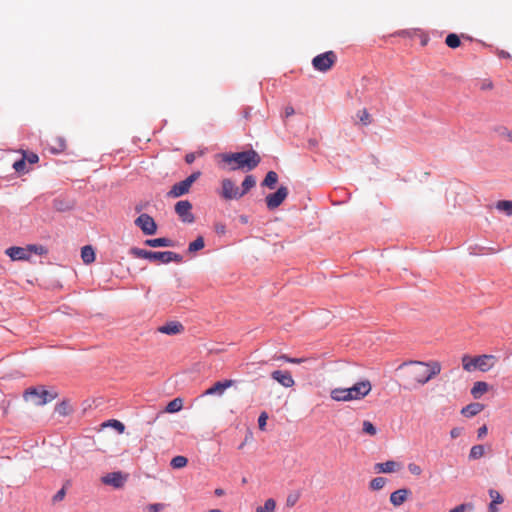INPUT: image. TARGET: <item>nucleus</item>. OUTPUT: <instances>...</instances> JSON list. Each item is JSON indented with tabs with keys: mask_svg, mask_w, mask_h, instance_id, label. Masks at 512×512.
<instances>
[{
	"mask_svg": "<svg viewBox=\"0 0 512 512\" xmlns=\"http://www.w3.org/2000/svg\"><path fill=\"white\" fill-rule=\"evenodd\" d=\"M399 369L404 370V377L410 385H424L441 372L438 361H410L403 363Z\"/></svg>",
	"mask_w": 512,
	"mask_h": 512,
	"instance_id": "f257e3e1",
	"label": "nucleus"
},
{
	"mask_svg": "<svg viewBox=\"0 0 512 512\" xmlns=\"http://www.w3.org/2000/svg\"><path fill=\"white\" fill-rule=\"evenodd\" d=\"M222 162L229 166L230 171H251L261 162L260 155L253 149L243 152L220 154Z\"/></svg>",
	"mask_w": 512,
	"mask_h": 512,
	"instance_id": "f03ea898",
	"label": "nucleus"
},
{
	"mask_svg": "<svg viewBox=\"0 0 512 512\" xmlns=\"http://www.w3.org/2000/svg\"><path fill=\"white\" fill-rule=\"evenodd\" d=\"M57 393L46 390L43 386L29 387L23 393L25 401H30L36 406H43L57 398Z\"/></svg>",
	"mask_w": 512,
	"mask_h": 512,
	"instance_id": "7ed1b4c3",
	"label": "nucleus"
},
{
	"mask_svg": "<svg viewBox=\"0 0 512 512\" xmlns=\"http://www.w3.org/2000/svg\"><path fill=\"white\" fill-rule=\"evenodd\" d=\"M201 176L200 171L193 172L185 180L174 184L168 192V197L178 198L190 191L192 184Z\"/></svg>",
	"mask_w": 512,
	"mask_h": 512,
	"instance_id": "20e7f679",
	"label": "nucleus"
},
{
	"mask_svg": "<svg viewBox=\"0 0 512 512\" xmlns=\"http://www.w3.org/2000/svg\"><path fill=\"white\" fill-rule=\"evenodd\" d=\"M218 195L226 201L238 200L243 197V193H240L239 187L229 178L222 179L221 189L218 191Z\"/></svg>",
	"mask_w": 512,
	"mask_h": 512,
	"instance_id": "39448f33",
	"label": "nucleus"
},
{
	"mask_svg": "<svg viewBox=\"0 0 512 512\" xmlns=\"http://www.w3.org/2000/svg\"><path fill=\"white\" fill-rule=\"evenodd\" d=\"M337 56L333 51H327L319 54L312 60V65L315 70L320 72H327L336 63Z\"/></svg>",
	"mask_w": 512,
	"mask_h": 512,
	"instance_id": "423d86ee",
	"label": "nucleus"
},
{
	"mask_svg": "<svg viewBox=\"0 0 512 512\" xmlns=\"http://www.w3.org/2000/svg\"><path fill=\"white\" fill-rule=\"evenodd\" d=\"M348 390L351 401L361 400L371 392L372 384L366 379L355 383L352 387H349Z\"/></svg>",
	"mask_w": 512,
	"mask_h": 512,
	"instance_id": "0eeeda50",
	"label": "nucleus"
},
{
	"mask_svg": "<svg viewBox=\"0 0 512 512\" xmlns=\"http://www.w3.org/2000/svg\"><path fill=\"white\" fill-rule=\"evenodd\" d=\"M288 196V188L280 186L278 190L266 196L265 201L269 210L278 208Z\"/></svg>",
	"mask_w": 512,
	"mask_h": 512,
	"instance_id": "6e6552de",
	"label": "nucleus"
},
{
	"mask_svg": "<svg viewBox=\"0 0 512 512\" xmlns=\"http://www.w3.org/2000/svg\"><path fill=\"white\" fill-rule=\"evenodd\" d=\"M135 225L139 227L145 235H153L157 231L156 222L150 215L145 213L136 218Z\"/></svg>",
	"mask_w": 512,
	"mask_h": 512,
	"instance_id": "1a4fd4ad",
	"label": "nucleus"
},
{
	"mask_svg": "<svg viewBox=\"0 0 512 512\" xmlns=\"http://www.w3.org/2000/svg\"><path fill=\"white\" fill-rule=\"evenodd\" d=\"M182 256L178 253L172 251H151L150 253V261L160 262V263H169V262H182Z\"/></svg>",
	"mask_w": 512,
	"mask_h": 512,
	"instance_id": "9d476101",
	"label": "nucleus"
},
{
	"mask_svg": "<svg viewBox=\"0 0 512 512\" xmlns=\"http://www.w3.org/2000/svg\"><path fill=\"white\" fill-rule=\"evenodd\" d=\"M191 210L192 204L188 200H181L175 204V212L185 223H193L195 220Z\"/></svg>",
	"mask_w": 512,
	"mask_h": 512,
	"instance_id": "9b49d317",
	"label": "nucleus"
},
{
	"mask_svg": "<svg viewBox=\"0 0 512 512\" xmlns=\"http://www.w3.org/2000/svg\"><path fill=\"white\" fill-rule=\"evenodd\" d=\"M127 478L128 475L123 474L120 471H117L106 474L105 476L102 477L101 481L105 485H110L116 489H120L125 485Z\"/></svg>",
	"mask_w": 512,
	"mask_h": 512,
	"instance_id": "f8f14e48",
	"label": "nucleus"
},
{
	"mask_svg": "<svg viewBox=\"0 0 512 512\" xmlns=\"http://www.w3.org/2000/svg\"><path fill=\"white\" fill-rule=\"evenodd\" d=\"M271 377L285 388H291L295 385L292 374L287 370H275L271 373Z\"/></svg>",
	"mask_w": 512,
	"mask_h": 512,
	"instance_id": "ddd939ff",
	"label": "nucleus"
},
{
	"mask_svg": "<svg viewBox=\"0 0 512 512\" xmlns=\"http://www.w3.org/2000/svg\"><path fill=\"white\" fill-rule=\"evenodd\" d=\"M475 362H476L477 369H479L482 372H487L491 368H493V366L495 365L496 357L494 355L484 354V355L476 356Z\"/></svg>",
	"mask_w": 512,
	"mask_h": 512,
	"instance_id": "4468645a",
	"label": "nucleus"
},
{
	"mask_svg": "<svg viewBox=\"0 0 512 512\" xmlns=\"http://www.w3.org/2000/svg\"><path fill=\"white\" fill-rule=\"evenodd\" d=\"M158 332L166 335H177L184 331V326L178 321H170L158 327Z\"/></svg>",
	"mask_w": 512,
	"mask_h": 512,
	"instance_id": "2eb2a0df",
	"label": "nucleus"
},
{
	"mask_svg": "<svg viewBox=\"0 0 512 512\" xmlns=\"http://www.w3.org/2000/svg\"><path fill=\"white\" fill-rule=\"evenodd\" d=\"M235 383L234 380L218 381L208 388L203 395H222L227 388H230Z\"/></svg>",
	"mask_w": 512,
	"mask_h": 512,
	"instance_id": "dca6fc26",
	"label": "nucleus"
},
{
	"mask_svg": "<svg viewBox=\"0 0 512 512\" xmlns=\"http://www.w3.org/2000/svg\"><path fill=\"white\" fill-rule=\"evenodd\" d=\"M410 494H411V491L407 488L398 489V490L394 491L393 493H391L390 502L392 505H394L396 507L400 506L408 499Z\"/></svg>",
	"mask_w": 512,
	"mask_h": 512,
	"instance_id": "f3484780",
	"label": "nucleus"
},
{
	"mask_svg": "<svg viewBox=\"0 0 512 512\" xmlns=\"http://www.w3.org/2000/svg\"><path fill=\"white\" fill-rule=\"evenodd\" d=\"M6 254L12 260H28L30 254L28 253L27 248L13 246L6 250Z\"/></svg>",
	"mask_w": 512,
	"mask_h": 512,
	"instance_id": "a211bd4d",
	"label": "nucleus"
},
{
	"mask_svg": "<svg viewBox=\"0 0 512 512\" xmlns=\"http://www.w3.org/2000/svg\"><path fill=\"white\" fill-rule=\"evenodd\" d=\"M401 465L398 462L389 460L383 463H377L375 470L379 473H392L399 470Z\"/></svg>",
	"mask_w": 512,
	"mask_h": 512,
	"instance_id": "6ab92c4d",
	"label": "nucleus"
},
{
	"mask_svg": "<svg viewBox=\"0 0 512 512\" xmlns=\"http://www.w3.org/2000/svg\"><path fill=\"white\" fill-rule=\"evenodd\" d=\"M348 388H335L330 392V397L337 402H349L350 396Z\"/></svg>",
	"mask_w": 512,
	"mask_h": 512,
	"instance_id": "aec40b11",
	"label": "nucleus"
},
{
	"mask_svg": "<svg viewBox=\"0 0 512 512\" xmlns=\"http://www.w3.org/2000/svg\"><path fill=\"white\" fill-rule=\"evenodd\" d=\"M488 493L491 498V502L488 506L489 512H498L497 505L502 504L504 502V498L497 490L494 489H490Z\"/></svg>",
	"mask_w": 512,
	"mask_h": 512,
	"instance_id": "412c9836",
	"label": "nucleus"
},
{
	"mask_svg": "<svg viewBox=\"0 0 512 512\" xmlns=\"http://www.w3.org/2000/svg\"><path fill=\"white\" fill-rule=\"evenodd\" d=\"M484 406L481 403H471L462 408L461 413L465 417H473L483 410Z\"/></svg>",
	"mask_w": 512,
	"mask_h": 512,
	"instance_id": "4be33fe9",
	"label": "nucleus"
},
{
	"mask_svg": "<svg viewBox=\"0 0 512 512\" xmlns=\"http://www.w3.org/2000/svg\"><path fill=\"white\" fill-rule=\"evenodd\" d=\"M145 245L150 247H171L173 246V242L169 238H155V239H147L144 242Z\"/></svg>",
	"mask_w": 512,
	"mask_h": 512,
	"instance_id": "5701e85b",
	"label": "nucleus"
},
{
	"mask_svg": "<svg viewBox=\"0 0 512 512\" xmlns=\"http://www.w3.org/2000/svg\"><path fill=\"white\" fill-rule=\"evenodd\" d=\"M489 385L483 381H477L474 383L471 394L475 399H479L484 393L488 391Z\"/></svg>",
	"mask_w": 512,
	"mask_h": 512,
	"instance_id": "b1692460",
	"label": "nucleus"
},
{
	"mask_svg": "<svg viewBox=\"0 0 512 512\" xmlns=\"http://www.w3.org/2000/svg\"><path fill=\"white\" fill-rule=\"evenodd\" d=\"M81 258L85 264H91L95 261V251L92 246H84L81 249Z\"/></svg>",
	"mask_w": 512,
	"mask_h": 512,
	"instance_id": "393cba45",
	"label": "nucleus"
},
{
	"mask_svg": "<svg viewBox=\"0 0 512 512\" xmlns=\"http://www.w3.org/2000/svg\"><path fill=\"white\" fill-rule=\"evenodd\" d=\"M256 185V178L253 175H247L241 186L242 189L240 190V193H243V196L247 194L253 187Z\"/></svg>",
	"mask_w": 512,
	"mask_h": 512,
	"instance_id": "a878e982",
	"label": "nucleus"
},
{
	"mask_svg": "<svg viewBox=\"0 0 512 512\" xmlns=\"http://www.w3.org/2000/svg\"><path fill=\"white\" fill-rule=\"evenodd\" d=\"M463 369L467 372H471L477 369L475 357H471L470 355H463L461 358Z\"/></svg>",
	"mask_w": 512,
	"mask_h": 512,
	"instance_id": "bb28decb",
	"label": "nucleus"
},
{
	"mask_svg": "<svg viewBox=\"0 0 512 512\" xmlns=\"http://www.w3.org/2000/svg\"><path fill=\"white\" fill-rule=\"evenodd\" d=\"M182 407H183V400L181 398L177 397L167 404L165 411L167 413H176V412H179L182 409Z\"/></svg>",
	"mask_w": 512,
	"mask_h": 512,
	"instance_id": "cd10ccee",
	"label": "nucleus"
},
{
	"mask_svg": "<svg viewBox=\"0 0 512 512\" xmlns=\"http://www.w3.org/2000/svg\"><path fill=\"white\" fill-rule=\"evenodd\" d=\"M278 181V175L274 171H269L264 178L262 185L270 189L274 188Z\"/></svg>",
	"mask_w": 512,
	"mask_h": 512,
	"instance_id": "c85d7f7f",
	"label": "nucleus"
},
{
	"mask_svg": "<svg viewBox=\"0 0 512 512\" xmlns=\"http://www.w3.org/2000/svg\"><path fill=\"white\" fill-rule=\"evenodd\" d=\"M496 208L508 216H512V201L500 200L496 203Z\"/></svg>",
	"mask_w": 512,
	"mask_h": 512,
	"instance_id": "c756f323",
	"label": "nucleus"
},
{
	"mask_svg": "<svg viewBox=\"0 0 512 512\" xmlns=\"http://www.w3.org/2000/svg\"><path fill=\"white\" fill-rule=\"evenodd\" d=\"M205 246L204 238L202 236H198L193 242H191L188 246L189 253H195Z\"/></svg>",
	"mask_w": 512,
	"mask_h": 512,
	"instance_id": "7c9ffc66",
	"label": "nucleus"
},
{
	"mask_svg": "<svg viewBox=\"0 0 512 512\" xmlns=\"http://www.w3.org/2000/svg\"><path fill=\"white\" fill-rule=\"evenodd\" d=\"M55 144L51 146V152L54 154H59L66 149V141L62 137H56L54 139Z\"/></svg>",
	"mask_w": 512,
	"mask_h": 512,
	"instance_id": "2f4dec72",
	"label": "nucleus"
},
{
	"mask_svg": "<svg viewBox=\"0 0 512 512\" xmlns=\"http://www.w3.org/2000/svg\"><path fill=\"white\" fill-rule=\"evenodd\" d=\"M276 509V501L269 498L265 501L263 506H258L255 512H274Z\"/></svg>",
	"mask_w": 512,
	"mask_h": 512,
	"instance_id": "473e14b6",
	"label": "nucleus"
},
{
	"mask_svg": "<svg viewBox=\"0 0 512 512\" xmlns=\"http://www.w3.org/2000/svg\"><path fill=\"white\" fill-rule=\"evenodd\" d=\"M386 482V478L376 477L370 481L369 488L373 491L381 490L386 485Z\"/></svg>",
	"mask_w": 512,
	"mask_h": 512,
	"instance_id": "72a5a7b5",
	"label": "nucleus"
},
{
	"mask_svg": "<svg viewBox=\"0 0 512 512\" xmlns=\"http://www.w3.org/2000/svg\"><path fill=\"white\" fill-rule=\"evenodd\" d=\"M188 463V459L185 456H175L172 458L170 465L174 469L184 468Z\"/></svg>",
	"mask_w": 512,
	"mask_h": 512,
	"instance_id": "f704fd0d",
	"label": "nucleus"
},
{
	"mask_svg": "<svg viewBox=\"0 0 512 512\" xmlns=\"http://www.w3.org/2000/svg\"><path fill=\"white\" fill-rule=\"evenodd\" d=\"M484 454H485L484 446L483 445H475L470 450L469 458L476 460V459L483 457Z\"/></svg>",
	"mask_w": 512,
	"mask_h": 512,
	"instance_id": "c9c22d12",
	"label": "nucleus"
},
{
	"mask_svg": "<svg viewBox=\"0 0 512 512\" xmlns=\"http://www.w3.org/2000/svg\"><path fill=\"white\" fill-rule=\"evenodd\" d=\"M445 43L448 47L455 49L460 46L461 41L457 34L451 33L447 35Z\"/></svg>",
	"mask_w": 512,
	"mask_h": 512,
	"instance_id": "e433bc0d",
	"label": "nucleus"
},
{
	"mask_svg": "<svg viewBox=\"0 0 512 512\" xmlns=\"http://www.w3.org/2000/svg\"><path fill=\"white\" fill-rule=\"evenodd\" d=\"M150 253H151V251L140 249L137 247H133L130 249V254H132L133 256H135L137 258H141V259L149 260Z\"/></svg>",
	"mask_w": 512,
	"mask_h": 512,
	"instance_id": "4c0bfd02",
	"label": "nucleus"
},
{
	"mask_svg": "<svg viewBox=\"0 0 512 512\" xmlns=\"http://www.w3.org/2000/svg\"><path fill=\"white\" fill-rule=\"evenodd\" d=\"M104 427L110 426L118 431V433L122 434L125 431V426L122 422L116 419L109 420L103 423Z\"/></svg>",
	"mask_w": 512,
	"mask_h": 512,
	"instance_id": "58836bf2",
	"label": "nucleus"
},
{
	"mask_svg": "<svg viewBox=\"0 0 512 512\" xmlns=\"http://www.w3.org/2000/svg\"><path fill=\"white\" fill-rule=\"evenodd\" d=\"M357 117L359 118L360 122L364 124L365 126L369 125L371 123V116L368 113L367 109H362L357 112Z\"/></svg>",
	"mask_w": 512,
	"mask_h": 512,
	"instance_id": "ea45409f",
	"label": "nucleus"
},
{
	"mask_svg": "<svg viewBox=\"0 0 512 512\" xmlns=\"http://www.w3.org/2000/svg\"><path fill=\"white\" fill-rule=\"evenodd\" d=\"M166 508L164 503H152L144 507L145 512H162Z\"/></svg>",
	"mask_w": 512,
	"mask_h": 512,
	"instance_id": "a19ab883",
	"label": "nucleus"
},
{
	"mask_svg": "<svg viewBox=\"0 0 512 512\" xmlns=\"http://www.w3.org/2000/svg\"><path fill=\"white\" fill-rule=\"evenodd\" d=\"M55 411L59 415L65 416V415L69 414L70 406L67 402L63 401V402L59 403L58 405H56Z\"/></svg>",
	"mask_w": 512,
	"mask_h": 512,
	"instance_id": "79ce46f5",
	"label": "nucleus"
},
{
	"mask_svg": "<svg viewBox=\"0 0 512 512\" xmlns=\"http://www.w3.org/2000/svg\"><path fill=\"white\" fill-rule=\"evenodd\" d=\"M363 432L370 436H374V435H376L377 430H376L375 426L370 421L366 420L363 422Z\"/></svg>",
	"mask_w": 512,
	"mask_h": 512,
	"instance_id": "37998d69",
	"label": "nucleus"
},
{
	"mask_svg": "<svg viewBox=\"0 0 512 512\" xmlns=\"http://www.w3.org/2000/svg\"><path fill=\"white\" fill-rule=\"evenodd\" d=\"M13 168L18 173H24L26 171V160L25 158H22L13 164Z\"/></svg>",
	"mask_w": 512,
	"mask_h": 512,
	"instance_id": "c03bdc74",
	"label": "nucleus"
},
{
	"mask_svg": "<svg viewBox=\"0 0 512 512\" xmlns=\"http://www.w3.org/2000/svg\"><path fill=\"white\" fill-rule=\"evenodd\" d=\"M472 509H473V504L463 503V504H460V505L454 507L453 509L449 510L448 512H466L467 510H472Z\"/></svg>",
	"mask_w": 512,
	"mask_h": 512,
	"instance_id": "a18cd8bd",
	"label": "nucleus"
},
{
	"mask_svg": "<svg viewBox=\"0 0 512 512\" xmlns=\"http://www.w3.org/2000/svg\"><path fill=\"white\" fill-rule=\"evenodd\" d=\"M408 470L412 475L420 476L422 474V468L416 463H409Z\"/></svg>",
	"mask_w": 512,
	"mask_h": 512,
	"instance_id": "49530a36",
	"label": "nucleus"
},
{
	"mask_svg": "<svg viewBox=\"0 0 512 512\" xmlns=\"http://www.w3.org/2000/svg\"><path fill=\"white\" fill-rule=\"evenodd\" d=\"M299 497L300 495L298 493L289 494L286 498V505L288 507H293L299 500Z\"/></svg>",
	"mask_w": 512,
	"mask_h": 512,
	"instance_id": "de8ad7c7",
	"label": "nucleus"
},
{
	"mask_svg": "<svg viewBox=\"0 0 512 512\" xmlns=\"http://www.w3.org/2000/svg\"><path fill=\"white\" fill-rule=\"evenodd\" d=\"M28 253L34 252L36 254L42 255L46 252L45 248L41 245H29L27 247Z\"/></svg>",
	"mask_w": 512,
	"mask_h": 512,
	"instance_id": "09e8293b",
	"label": "nucleus"
},
{
	"mask_svg": "<svg viewBox=\"0 0 512 512\" xmlns=\"http://www.w3.org/2000/svg\"><path fill=\"white\" fill-rule=\"evenodd\" d=\"M267 419H268V414L266 412H262L259 415L258 426H259L260 430H262V431L265 430Z\"/></svg>",
	"mask_w": 512,
	"mask_h": 512,
	"instance_id": "8fccbe9b",
	"label": "nucleus"
},
{
	"mask_svg": "<svg viewBox=\"0 0 512 512\" xmlns=\"http://www.w3.org/2000/svg\"><path fill=\"white\" fill-rule=\"evenodd\" d=\"M25 160L29 162L30 164L37 163L39 161V157L35 153H30L28 155H24Z\"/></svg>",
	"mask_w": 512,
	"mask_h": 512,
	"instance_id": "3c124183",
	"label": "nucleus"
},
{
	"mask_svg": "<svg viewBox=\"0 0 512 512\" xmlns=\"http://www.w3.org/2000/svg\"><path fill=\"white\" fill-rule=\"evenodd\" d=\"M294 113H295V110H294V108L291 105H287L284 108V117L285 118H288V117L294 115Z\"/></svg>",
	"mask_w": 512,
	"mask_h": 512,
	"instance_id": "603ef678",
	"label": "nucleus"
},
{
	"mask_svg": "<svg viewBox=\"0 0 512 512\" xmlns=\"http://www.w3.org/2000/svg\"><path fill=\"white\" fill-rule=\"evenodd\" d=\"M487 431H488V429H487V426H486V425L481 426V427L478 429V431H477L478 438H480V439H481V438H483L484 436H486Z\"/></svg>",
	"mask_w": 512,
	"mask_h": 512,
	"instance_id": "864d4df0",
	"label": "nucleus"
},
{
	"mask_svg": "<svg viewBox=\"0 0 512 512\" xmlns=\"http://www.w3.org/2000/svg\"><path fill=\"white\" fill-rule=\"evenodd\" d=\"M461 433H462V429L455 427L450 431V436H451V438H457L461 435Z\"/></svg>",
	"mask_w": 512,
	"mask_h": 512,
	"instance_id": "5fc2aeb1",
	"label": "nucleus"
},
{
	"mask_svg": "<svg viewBox=\"0 0 512 512\" xmlns=\"http://www.w3.org/2000/svg\"><path fill=\"white\" fill-rule=\"evenodd\" d=\"M65 496V490L64 489H61L59 490L55 496H54V501H61Z\"/></svg>",
	"mask_w": 512,
	"mask_h": 512,
	"instance_id": "6e6d98bb",
	"label": "nucleus"
},
{
	"mask_svg": "<svg viewBox=\"0 0 512 512\" xmlns=\"http://www.w3.org/2000/svg\"><path fill=\"white\" fill-rule=\"evenodd\" d=\"M305 361H306L305 358H292V357H290V359L288 360V363L301 364V363H303Z\"/></svg>",
	"mask_w": 512,
	"mask_h": 512,
	"instance_id": "4d7b16f0",
	"label": "nucleus"
},
{
	"mask_svg": "<svg viewBox=\"0 0 512 512\" xmlns=\"http://www.w3.org/2000/svg\"><path fill=\"white\" fill-rule=\"evenodd\" d=\"M195 160V154L193 153H189L185 156V161L188 163V164H191L193 163Z\"/></svg>",
	"mask_w": 512,
	"mask_h": 512,
	"instance_id": "13d9d810",
	"label": "nucleus"
},
{
	"mask_svg": "<svg viewBox=\"0 0 512 512\" xmlns=\"http://www.w3.org/2000/svg\"><path fill=\"white\" fill-rule=\"evenodd\" d=\"M214 494L217 496V497H222L225 495V491L224 489L222 488H216L215 491H214Z\"/></svg>",
	"mask_w": 512,
	"mask_h": 512,
	"instance_id": "bf43d9fd",
	"label": "nucleus"
},
{
	"mask_svg": "<svg viewBox=\"0 0 512 512\" xmlns=\"http://www.w3.org/2000/svg\"><path fill=\"white\" fill-rule=\"evenodd\" d=\"M277 360H281V361H284V362H287L288 363V360L290 359V357L288 355H285V354H282L280 356H277L276 357Z\"/></svg>",
	"mask_w": 512,
	"mask_h": 512,
	"instance_id": "052dcab7",
	"label": "nucleus"
},
{
	"mask_svg": "<svg viewBox=\"0 0 512 512\" xmlns=\"http://www.w3.org/2000/svg\"><path fill=\"white\" fill-rule=\"evenodd\" d=\"M217 232L218 233H220V232L223 233L224 232V226L222 225L220 227H217Z\"/></svg>",
	"mask_w": 512,
	"mask_h": 512,
	"instance_id": "680f3d73",
	"label": "nucleus"
},
{
	"mask_svg": "<svg viewBox=\"0 0 512 512\" xmlns=\"http://www.w3.org/2000/svg\"><path fill=\"white\" fill-rule=\"evenodd\" d=\"M309 144H310L311 146H316V145H317V141H316V140H310V141H309Z\"/></svg>",
	"mask_w": 512,
	"mask_h": 512,
	"instance_id": "e2e57ef3",
	"label": "nucleus"
},
{
	"mask_svg": "<svg viewBox=\"0 0 512 512\" xmlns=\"http://www.w3.org/2000/svg\"><path fill=\"white\" fill-rule=\"evenodd\" d=\"M208 512H222L220 509H210Z\"/></svg>",
	"mask_w": 512,
	"mask_h": 512,
	"instance_id": "0e129e2a",
	"label": "nucleus"
},
{
	"mask_svg": "<svg viewBox=\"0 0 512 512\" xmlns=\"http://www.w3.org/2000/svg\"><path fill=\"white\" fill-rule=\"evenodd\" d=\"M509 139L512 141V132L509 134Z\"/></svg>",
	"mask_w": 512,
	"mask_h": 512,
	"instance_id": "69168bd1",
	"label": "nucleus"
}]
</instances>
